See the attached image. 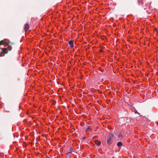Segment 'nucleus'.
I'll return each mask as SVG.
<instances>
[{
	"label": "nucleus",
	"instance_id": "4468645a",
	"mask_svg": "<svg viewBox=\"0 0 158 158\" xmlns=\"http://www.w3.org/2000/svg\"><path fill=\"white\" fill-rule=\"evenodd\" d=\"M85 138H86V137H83V139H85Z\"/></svg>",
	"mask_w": 158,
	"mask_h": 158
},
{
	"label": "nucleus",
	"instance_id": "2eb2a0df",
	"mask_svg": "<svg viewBox=\"0 0 158 158\" xmlns=\"http://www.w3.org/2000/svg\"><path fill=\"white\" fill-rule=\"evenodd\" d=\"M157 123V125H158V122H157V123Z\"/></svg>",
	"mask_w": 158,
	"mask_h": 158
},
{
	"label": "nucleus",
	"instance_id": "7ed1b4c3",
	"mask_svg": "<svg viewBox=\"0 0 158 158\" xmlns=\"http://www.w3.org/2000/svg\"><path fill=\"white\" fill-rule=\"evenodd\" d=\"M74 41L73 40H70L69 41V44L71 47H73L74 46Z\"/></svg>",
	"mask_w": 158,
	"mask_h": 158
},
{
	"label": "nucleus",
	"instance_id": "9b49d317",
	"mask_svg": "<svg viewBox=\"0 0 158 158\" xmlns=\"http://www.w3.org/2000/svg\"><path fill=\"white\" fill-rule=\"evenodd\" d=\"M5 43L4 40H2L0 41V45H2Z\"/></svg>",
	"mask_w": 158,
	"mask_h": 158
},
{
	"label": "nucleus",
	"instance_id": "423d86ee",
	"mask_svg": "<svg viewBox=\"0 0 158 158\" xmlns=\"http://www.w3.org/2000/svg\"><path fill=\"white\" fill-rule=\"evenodd\" d=\"M73 151V149L72 148H70V150L69 152H67L66 153V154L67 155H68L69 154H70Z\"/></svg>",
	"mask_w": 158,
	"mask_h": 158
},
{
	"label": "nucleus",
	"instance_id": "f257e3e1",
	"mask_svg": "<svg viewBox=\"0 0 158 158\" xmlns=\"http://www.w3.org/2000/svg\"><path fill=\"white\" fill-rule=\"evenodd\" d=\"M7 45L8 46L7 48H5L2 50V52L5 54L7 53L9 51H10L12 49L10 45L8 44H7Z\"/></svg>",
	"mask_w": 158,
	"mask_h": 158
},
{
	"label": "nucleus",
	"instance_id": "f8f14e48",
	"mask_svg": "<svg viewBox=\"0 0 158 158\" xmlns=\"http://www.w3.org/2000/svg\"><path fill=\"white\" fill-rule=\"evenodd\" d=\"M9 43L10 44H14V43H12V42H10Z\"/></svg>",
	"mask_w": 158,
	"mask_h": 158
},
{
	"label": "nucleus",
	"instance_id": "39448f33",
	"mask_svg": "<svg viewBox=\"0 0 158 158\" xmlns=\"http://www.w3.org/2000/svg\"><path fill=\"white\" fill-rule=\"evenodd\" d=\"M107 142L108 144H111L112 143V140H111V139L109 138L107 140Z\"/></svg>",
	"mask_w": 158,
	"mask_h": 158
},
{
	"label": "nucleus",
	"instance_id": "0eeeda50",
	"mask_svg": "<svg viewBox=\"0 0 158 158\" xmlns=\"http://www.w3.org/2000/svg\"><path fill=\"white\" fill-rule=\"evenodd\" d=\"M117 146L118 147H120L122 146V143L121 142H119L117 143Z\"/></svg>",
	"mask_w": 158,
	"mask_h": 158
},
{
	"label": "nucleus",
	"instance_id": "6e6552de",
	"mask_svg": "<svg viewBox=\"0 0 158 158\" xmlns=\"http://www.w3.org/2000/svg\"><path fill=\"white\" fill-rule=\"evenodd\" d=\"M91 129V126H88V127L86 129L87 131L90 130Z\"/></svg>",
	"mask_w": 158,
	"mask_h": 158
},
{
	"label": "nucleus",
	"instance_id": "ddd939ff",
	"mask_svg": "<svg viewBox=\"0 0 158 158\" xmlns=\"http://www.w3.org/2000/svg\"><path fill=\"white\" fill-rule=\"evenodd\" d=\"M11 61H12V59H9V60H8V61L9 62H11Z\"/></svg>",
	"mask_w": 158,
	"mask_h": 158
},
{
	"label": "nucleus",
	"instance_id": "9d476101",
	"mask_svg": "<svg viewBox=\"0 0 158 158\" xmlns=\"http://www.w3.org/2000/svg\"><path fill=\"white\" fill-rule=\"evenodd\" d=\"M140 2H141L142 3V4H143V1L142 0H138V3L139 5H140Z\"/></svg>",
	"mask_w": 158,
	"mask_h": 158
},
{
	"label": "nucleus",
	"instance_id": "20e7f679",
	"mask_svg": "<svg viewBox=\"0 0 158 158\" xmlns=\"http://www.w3.org/2000/svg\"><path fill=\"white\" fill-rule=\"evenodd\" d=\"M95 144L98 146H99L101 143V142L98 140H95Z\"/></svg>",
	"mask_w": 158,
	"mask_h": 158
},
{
	"label": "nucleus",
	"instance_id": "1a4fd4ad",
	"mask_svg": "<svg viewBox=\"0 0 158 158\" xmlns=\"http://www.w3.org/2000/svg\"><path fill=\"white\" fill-rule=\"evenodd\" d=\"M114 137V135L110 133L109 135V138L112 139Z\"/></svg>",
	"mask_w": 158,
	"mask_h": 158
},
{
	"label": "nucleus",
	"instance_id": "f03ea898",
	"mask_svg": "<svg viewBox=\"0 0 158 158\" xmlns=\"http://www.w3.org/2000/svg\"><path fill=\"white\" fill-rule=\"evenodd\" d=\"M30 27L28 23H27L24 26V29L25 32H26L29 29Z\"/></svg>",
	"mask_w": 158,
	"mask_h": 158
}]
</instances>
